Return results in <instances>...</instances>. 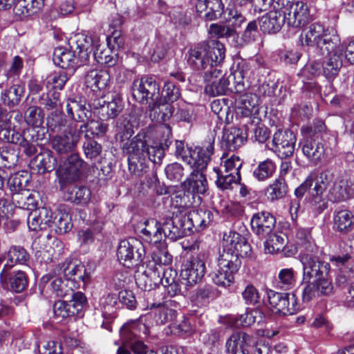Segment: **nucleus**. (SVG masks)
<instances>
[{
  "label": "nucleus",
  "mask_w": 354,
  "mask_h": 354,
  "mask_svg": "<svg viewBox=\"0 0 354 354\" xmlns=\"http://www.w3.org/2000/svg\"><path fill=\"white\" fill-rule=\"evenodd\" d=\"M171 141L167 139L165 147L162 143L151 146L147 145L144 136L137 135L130 141L125 142L122 146V150L128 155L129 169L136 176L142 175L147 167L149 161L155 164H160L165 156V147L167 148Z\"/></svg>",
  "instance_id": "1"
},
{
  "label": "nucleus",
  "mask_w": 354,
  "mask_h": 354,
  "mask_svg": "<svg viewBox=\"0 0 354 354\" xmlns=\"http://www.w3.org/2000/svg\"><path fill=\"white\" fill-rule=\"evenodd\" d=\"M188 65L195 71H205L225 58V47L218 41H202L192 46L187 54Z\"/></svg>",
  "instance_id": "2"
},
{
  "label": "nucleus",
  "mask_w": 354,
  "mask_h": 354,
  "mask_svg": "<svg viewBox=\"0 0 354 354\" xmlns=\"http://www.w3.org/2000/svg\"><path fill=\"white\" fill-rule=\"evenodd\" d=\"M0 128V138L7 142L19 145L28 156L37 152L36 146L39 145V141L43 140L44 136V129L28 128L21 134L14 129H8L7 127Z\"/></svg>",
  "instance_id": "3"
},
{
  "label": "nucleus",
  "mask_w": 354,
  "mask_h": 354,
  "mask_svg": "<svg viewBox=\"0 0 354 354\" xmlns=\"http://www.w3.org/2000/svg\"><path fill=\"white\" fill-rule=\"evenodd\" d=\"M299 257L303 266L302 280H314L333 284L329 263L312 254H300Z\"/></svg>",
  "instance_id": "4"
},
{
  "label": "nucleus",
  "mask_w": 354,
  "mask_h": 354,
  "mask_svg": "<svg viewBox=\"0 0 354 354\" xmlns=\"http://www.w3.org/2000/svg\"><path fill=\"white\" fill-rule=\"evenodd\" d=\"M274 9L281 10L288 26L303 28L312 20L309 8L302 1L276 0Z\"/></svg>",
  "instance_id": "5"
},
{
  "label": "nucleus",
  "mask_w": 354,
  "mask_h": 354,
  "mask_svg": "<svg viewBox=\"0 0 354 354\" xmlns=\"http://www.w3.org/2000/svg\"><path fill=\"white\" fill-rule=\"evenodd\" d=\"M214 153V140L209 139L206 143L195 150L185 149L182 141H176V152L177 156L187 162V164L198 169H205Z\"/></svg>",
  "instance_id": "6"
},
{
  "label": "nucleus",
  "mask_w": 354,
  "mask_h": 354,
  "mask_svg": "<svg viewBox=\"0 0 354 354\" xmlns=\"http://www.w3.org/2000/svg\"><path fill=\"white\" fill-rule=\"evenodd\" d=\"M87 168L88 164L78 154L69 156L57 171L61 189L79 180Z\"/></svg>",
  "instance_id": "7"
},
{
  "label": "nucleus",
  "mask_w": 354,
  "mask_h": 354,
  "mask_svg": "<svg viewBox=\"0 0 354 354\" xmlns=\"http://www.w3.org/2000/svg\"><path fill=\"white\" fill-rule=\"evenodd\" d=\"M144 255V247L136 239H124L120 242L117 256L124 266L130 268L139 265L142 261Z\"/></svg>",
  "instance_id": "8"
},
{
  "label": "nucleus",
  "mask_w": 354,
  "mask_h": 354,
  "mask_svg": "<svg viewBox=\"0 0 354 354\" xmlns=\"http://www.w3.org/2000/svg\"><path fill=\"white\" fill-rule=\"evenodd\" d=\"M132 91L133 97L141 104L151 105L160 97L159 86L151 77L135 80Z\"/></svg>",
  "instance_id": "9"
},
{
  "label": "nucleus",
  "mask_w": 354,
  "mask_h": 354,
  "mask_svg": "<svg viewBox=\"0 0 354 354\" xmlns=\"http://www.w3.org/2000/svg\"><path fill=\"white\" fill-rule=\"evenodd\" d=\"M270 310L274 314L293 315L299 309L294 295L291 298L288 293L277 292L270 290L267 292Z\"/></svg>",
  "instance_id": "10"
},
{
  "label": "nucleus",
  "mask_w": 354,
  "mask_h": 354,
  "mask_svg": "<svg viewBox=\"0 0 354 354\" xmlns=\"http://www.w3.org/2000/svg\"><path fill=\"white\" fill-rule=\"evenodd\" d=\"M297 138L290 130H278L272 136V148L281 158H287L292 156Z\"/></svg>",
  "instance_id": "11"
},
{
  "label": "nucleus",
  "mask_w": 354,
  "mask_h": 354,
  "mask_svg": "<svg viewBox=\"0 0 354 354\" xmlns=\"http://www.w3.org/2000/svg\"><path fill=\"white\" fill-rule=\"evenodd\" d=\"M80 131L76 127L69 126L64 133L53 136L51 139L52 148L59 154L72 152L80 140Z\"/></svg>",
  "instance_id": "12"
},
{
  "label": "nucleus",
  "mask_w": 354,
  "mask_h": 354,
  "mask_svg": "<svg viewBox=\"0 0 354 354\" xmlns=\"http://www.w3.org/2000/svg\"><path fill=\"white\" fill-rule=\"evenodd\" d=\"M190 230L189 223H187V213L177 214L173 212L171 218L162 223V232L165 238L175 241L183 237L187 230Z\"/></svg>",
  "instance_id": "13"
},
{
  "label": "nucleus",
  "mask_w": 354,
  "mask_h": 354,
  "mask_svg": "<svg viewBox=\"0 0 354 354\" xmlns=\"http://www.w3.org/2000/svg\"><path fill=\"white\" fill-rule=\"evenodd\" d=\"M205 273V263L204 255L198 254L196 257H192L184 264L181 270L180 276L186 281L188 285H194L201 281Z\"/></svg>",
  "instance_id": "14"
},
{
  "label": "nucleus",
  "mask_w": 354,
  "mask_h": 354,
  "mask_svg": "<svg viewBox=\"0 0 354 354\" xmlns=\"http://www.w3.org/2000/svg\"><path fill=\"white\" fill-rule=\"evenodd\" d=\"M0 283L3 289L21 292L28 286V277L24 271L17 270L8 273L3 269L0 273Z\"/></svg>",
  "instance_id": "15"
},
{
  "label": "nucleus",
  "mask_w": 354,
  "mask_h": 354,
  "mask_svg": "<svg viewBox=\"0 0 354 354\" xmlns=\"http://www.w3.org/2000/svg\"><path fill=\"white\" fill-rule=\"evenodd\" d=\"M160 274L161 267L149 263L143 272L136 275V284L142 290L149 291L160 284Z\"/></svg>",
  "instance_id": "16"
},
{
  "label": "nucleus",
  "mask_w": 354,
  "mask_h": 354,
  "mask_svg": "<svg viewBox=\"0 0 354 354\" xmlns=\"http://www.w3.org/2000/svg\"><path fill=\"white\" fill-rule=\"evenodd\" d=\"M259 98L257 95L247 93L235 99V112L239 118H250L258 113Z\"/></svg>",
  "instance_id": "17"
},
{
  "label": "nucleus",
  "mask_w": 354,
  "mask_h": 354,
  "mask_svg": "<svg viewBox=\"0 0 354 354\" xmlns=\"http://www.w3.org/2000/svg\"><path fill=\"white\" fill-rule=\"evenodd\" d=\"M354 195V184L348 179L339 178L333 181L328 194V200L339 203L351 198Z\"/></svg>",
  "instance_id": "18"
},
{
  "label": "nucleus",
  "mask_w": 354,
  "mask_h": 354,
  "mask_svg": "<svg viewBox=\"0 0 354 354\" xmlns=\"http://www.w3.org/2000/svg\"><path fill=\"white\" fill-rule=\"evenodd\" d=\"M276 220L268 212H261L253 215L251 219L252 231L259 237L264 238L272 233L275 227Z\"/></svg>",
  "instance_id": "19"
},
{
  "label": "nucleus",
  "mask_w": 354,
  "mask_h": 354,
  "mask_svg": "<svg viewBox=\"0 0 354 354\" xmlns=\"http://www.w3.org/2000/svg\"><path fill=\"white\" fill-rule=\"evenodd\" d=\"M304 288L302 292V299L308 302L320 296H328L333 293V284H328L314 280H303Z\"/></svg>",
  "instance_id": "20"
},
{
  "label": "nucleus",
  "mask_w": 354,
  "mask_h": 354,
  "mask_svg": "<svg viewBox=\"0 0 354 354\" xmlns=\"http://www.w3.org/2000/svg\"><path fill=\"white\" fill-rule=\"evenodd\" d=\"M285 22L281 10L273 9L259 19V26L264 33L274 34L281 29Z\"/></svg>",
  "instance_id": "21"
},
{
  "label": "nucleus",
  "mask_w": 354,
  "mask_h": 354,
  "mask_svg": "<svg viewBox=\"0 0 354 354\" xmlns=\"http://www.w3.org/2000/svg\"><path fill=\"white\" fill-rule=\"evenodd\" d=\"M69 44L80 64L88 60L89 56L93 50L92 39L90 37L82 33H78L70 39Z\"/></svg>",
  "instance_id": "22"
},
{
  "label": "nucleus",
  "mask_w": 354,
  "mask_h": 354,
  "mask_svg": "<svg viewBox=\"0 0 354 354\" xmlns=\"http://www.w3.org/2000/svg\"><path fill=\"white\" fill-rule=\"evenodd\" d=\"M65 278L69 280V285L77 289L84 288L89 281L90 274L82 264L69 263L63 270Z\"/></svg>",
  "instance_id": "23"
},
{
  "label": "nucleus",
  "mask_w": 354,
  "mask_h": 354,
  "mask_svg": "<svg viewBox=\"0 0 354 354\" xmlns=\"http://www.w3.org/2000/svg\"><path fill=\"white\" fill-rule=\"evenodd\" d=\"M299 147L308 160L314 165H317L324 157V145L317 139H302Z\"/></svg>",
  "instance_id": "24"
},
{
  "label": "nucleus",
  "mask_w": 354,
  "mask_h": 354,
  "mask_svg": "<svg viewBox=\"0 0 354 354\" xmlns=\"http://www.w3.org/2000/svg\"><path fill=\"white\" fill-rule=\"evenodd\" d=\"M203 170L195 167L189 177L182 183L185 192L192 194H203L206 192L208 189V184L205 175L202 172Z\"/></svg>",
  "instance_id": "25"
},
{
  "label": "nucleus",
  "mask_w": 354,
  "mask_h": 354,
  "mask_svg": "<svg viewBox=\"0 0 354 354\" xmlns=\"http://www.w3.org/2000/svg\"><path fill=\"white\" fill-rule=\"evenodd\" d=\"M68 116L76 122H87L92 115L91 111L86 106L84 100L68 98L66 103Z\"/></svg>",
  "instance_id": "26"
},
{
  "label": "nucleus",
  "mask_w": 354,
  "mask_h": 354,
  "mask_svg": "<svg viewBox=\"0 0 354 354\" xmlns=\"http://www.w3.org/2000/svg\"><path fill=\"white\" fill-rule=\"evenodd\" d=\"M95 109H100V113L107 120L116 118L124 109V102L119 95L114 96L109 102L104 100L101 103V100H97L93 103Z\"/></svg>",
  "instance_id": "27"
},
{
  "label": "nucleus",
  "mask_w": 354,
  "mask_h": 354,
  "mask_svg": "<svg viewBox=\"0 0 354 354\" xmlns=\"http://www.w3.org/2000/svg\"><path fill=\"white\" fill-rule=\"evenodd\" d=\"M314 178L315 186L311 191V196L315 203L322 200V196L331 183H333L335 175L329 170H325L318 174H310Z\"/></svg>",
  "instance_id": "28"
},
{
  "label": "nucleus",
  "mask_w": 354,
  "mask_h": 354,
  "mask_svg": "<svg viewBox=\"0 0 354 354\" xmlns=\"http://www.w3.org/2000/svg\"><path fill=\"white\" fill-rule=\"evenodd\" d=\"M333 221L334 230L342 234L349 233L354 227V216L348 209L335 210Z\"/></svg>",
  "instance_id": "29"
},
{
  "label": "nucleus",
  "mask_w": 354,
  "mask_h": 354,
  "mask_svg": "<svg viewBox=\"0 0 354 354\" xmlns=\"http://www.w3.org/2000/svg\"><path fill=\"white\" fill-rule=\"evenodd\" d=\"M109 73L105 70H91L85 75V84L93 91L104 90L110 84Z\"/></svg>",
  "instance_id": "30"
},
{
  "label": "nucleus",
  "mask_w": 354,
  "mask_h": 354,
  "mask_svg": "<svg viewBox=\"0 0 354 354\" xmlns=\"http://www.w3.org/2000/svg\"><path fill=\"white\" fill-rule=\"evenodd\" d=\"M327 33L324 26L319 23H314L303 29L299 41L302 46H313Z\"/></svg>",
  "instance_id": "31"
},
{
  "label": "nucleus",
  "mask_w": 354,
  "mask_h": 354,
  "mask_svg": "<svg viewBox=\"0 0 354 354\" xmlns=\"http://www.w3.org/2000/svg\"><path fill=\"white\" fill-rule=\"evenodd\" d=\"M214 215L212 211L206 209H194L187 214V223H189L190 229H203L213 221Z\"/></svg>",
  "instance_id": "32"
},
{
  "label": "nucleus",
  "mask_w": 354,
  "mask_h": 354,
  "mask_svg": "<svg viewBox=\"0 0 354 354\" xmlns=\"http://www.w3.org/2000/svg\"><path fill=\"white\" fill-rule=\"evenodd\" d=\"M141 232L145 241L151 244L160 243L164 238L162 225L154 218L147 220Z\"/></svg>",
  "instance_id": "33"
},
{
  "label": "nucleus",
  "mask_w": 354,
  "mask_h": 354,
  "mask_svg": "<svg viewBox=\"0 0 354 354\" xmlns=\"http://www.w3.org/2000/svg\"><path fill=\"white\" fill-rule=\"evenodd\" d=\"M44 0H17L13 8L21 18L38 13L44 7Z\"/></svg>",
  "instance_id": "34"
},
{
  "label": "nucleus",
  "mask_w": 354,
  "mask_h": 354,
  "mask_svg": "<svg viewBox=\"0 0 354 354\" xmlns=\"http://www.w3.org/2000/svg\"><path fill=\"white\" fill-rule=\"evenodd\" d=\"M54 63L62 68H74L77 65L76 55L66 48L58 47L54 50L53 55Z\"/></svg>",
  "instance_id": "35"
},
{
  "label": "nucleus",
  "mask_w": 354,
  "mask_h": 354,
  "mask_svg": "<svg viewBox=\"0 0 354 354\" xmlns=\"http://www.w3.org/2000/svg\"><path fill=\"white\" fill-rule=\"evenodd\" d=\"M32 168H36L38 173L44 174L55 169L57 159L50 151H45L38 154L32 161Z\"/></svg>",
  "instance_id": "36"
},
{
  "label": "nucleus",
  "mask_w": 354,
  "mask_h": 354,
  "mask_svg": "<svg viewBox=\"0 0 354 354\" xmlns=\"http://www.w3.org/2000/svg\"><path fill=\"white\" fill-rule=\"evenodd\" d=\"M149 116L157 122H167L173 115L174 109L168 102L162 103L158 100L149 105Z\"/></svg>",
  "instance_id": "37"
},
{
  "label": "nucleus",
  "mask_w": 354,
  "mask_h": 354,
  "mask_svg": "<svg viewBox=\"0 0 354 354\" xmlns=\"http://www.w3.org/2000/svg\"><path fill=\"white\" fill-rule=\"evenodd\" d=\"M322 72L328 80H332L337 75L342 66V61L339 54H330L323 56L322 62Z\"/></svg>",
  "instance_id": "38"
},
{
  "label": "nucleus",
  "mask_w": 354,
  "mask_h": 354,
  "mask_svg": "<svg viewBox=\"0 0 354 354\" xmlns=\"http://www.w3.org/2000/svg\"><path fill=\"white\" fill-rule=\"evenodd\" d=\"M73 227L71 217L64 208L59 207L55 213L52 228L57 234H64Z\"/></svg>",
  "instance_id": "39"
},
{
  "label": "nucleus",
  "mask_w": 354,
  "mask_h": 354,
  "mask_svg": "<svg viewBox=\"0 0 354 354\" xmlns=\"http://www.w3.org/2000/svg\"><path fill=\"white\" fill-rule=\"evenodd\" d=\"M295 242L297 248L306 252H314L317 250V246L309 229L301 227L297 229Z\"/></svg>",
  "instance_id": "40"
},
{
  "label": "nucleus",
  "mask_w": 354,
  "mask_h": 354,
  "mask_svg": "<svg viewBox=\"0 0 354 354\" xmlns=\"http://www.w3.org/2000/svg\"><path fill=\"white\" fill-rule=\"evenodd\" d=\"M288 192V185L284 178L278 176L266 188L268 198L275 201L283 198Z\"/></svg>",
  "instance_id": "41"
},
{
  "label": "nucleus",
  "mask_w": 354,
  "mask_h": 354,
  "mask_svg": "<svg viewBox=\"0 0 354 354\" xmlns=\"http://www.w3.org/2000/svg\"><path fill=\"white\" fill-rule=\"evenodd\" d=\"M223 140L229 150L234 151L243 145L246 140V136L241 129L231 128L224 131Z\"/></svg>",
  "instance_id": "42"
},
{
  "label": "nucleus",
  "mask_w": 354,
  "mask_h": 354,
  "mask_svg": "<svg viewBox=\"0 0 354 354\" xmlns=\"http://www.w3.org/2000/svg\"><path fill=\"white\" fill-rule=\"evenodd\" d=\"M145 326L140 319L130 320L120 328V335L124 344H129L137 339L138 332Z\"/></svg>",
  "instance_id": "43"
},
{
  "label": "nucleus",
  "mask_w": 354,
  "mask_h": 354,
  "mask_svg": "<svg viewBox=\"0 0 354 354\" xmlns=\"http://www.w3.org/2000/svg\"><path fill=\"white\" fill-rule=\"evenodd\" d=\"M91 191L85 186H75L68 189L64 194L66 201L76 204H86L91 198Z\"/></svg>",
  "instance_id": "44"
},
{
  "label": "nucleus",
  "mask_w": 354,
  "mask_h": 354,
  "mask_svg": "<svg viewBox=\"0 0 354 354\" xmlns=\"http://www.w3.org/2000/svg\"><path fill=\"white\" fill-rule=\"evenodd\" d=\"M236 272L230 270L227 268H221V266L217 265L210 275L215 284L222 287H227L233 283L234 274Z\"/></svg>",
  "instance_id": "45"
},
{
  "label": "nucleus",
  "mask_w": 354,
  "mask_h": 354,
  "mask_svg": "<svg viewBox=\"0 0 354 354\" xmlns=\"http://www.w3.org/2000/svg\"><path fill=\"white\" fill-rule=\"evenodd\" d=\"M276 168L274 162L268 158L259 162L253 169L252 175L258 181H265L274 175Z\"/></svg>",
  "instance_id": "46"
},
{
  "label": "nucleus",
  "mask_w": 354,
  "mask_h": 354,
  "mask_svg": "<svg viewBox=\"0 0 354 354\" xmlns=\"http://www.w3.org/2000/svg\"><path fill=\"white\" fill-rule=\"evenodd\" d=\"M252 342V336L245 333H236L232 334L226 342V351L229 353H234Z\"/></svg>",
  "instance_id": "47"
},
{
  "label": "nucleus",
  "mask_w": 354,
  "mask_h": 354,
  "mask_svg": "<svg viewBox=\"0 0 354 354\" xmlns=\"http://www.w3.org/2000/svg\"><path fill=\"white\" fill-rule=\"evenodd\" d=\"M217 265L221 266V268H227L232 271H238L241 266V260L233 251L223 248L218 258Z\"/></svg>",
  "instance_id": "48"
},
{
  "label": "nucleus",
  "mask_w": 354,
  "mask_h": 354,
  "mask_svg": "<svg viewBox=\"0 0 354 354\" xmlns=\"http://www.w3.org/2000/svg\"><path fill=\"white\" fill-rule=\"evenodd\" d=\"M12 200L22 209H32L37 205L35 194L30 192L29 190L24 189L14 193Z\"/></svg>",
  "instance_id": "49"
},
{
  "label": "nucleus",
  "mask_w": 354,
  "mask_h": 354,
  "mask_svg": "<svg viewBox=\"0 0 354 354\" xmlns=\"http://www.w3.org/2000/svg\"><path fill=\"white\" fill-rule=\"evenodd\" d=\"M176 278L177 272L176 270L170 268L165 269L161 267L160 279H162V281L160 284L167 287L169 292H172L173 295H176L180 291V287L176 281Z\"/></svg>",
  "instance_id": "50"
},
{
  "label": "nucleus",
  "mask_w": 354,
  "mask_h": 354,
  "mask_svg": "<svg viewBox=\"0 0 354 354\" xmlns=\"http://www.w3.org/2000/svg\"><path fill=\"white\" fill-rule=\"evenodd\" d=\"M206 82L205 91L211 96L225 95L228 91H232V88H229V78H219Z\"/></svg>",
  "instance_id": "51"
},
{
  "label": "nucleus",
  "mask_w": 354,
  "mask_h": 354,
  "mask_svg": "<svg viewBox=\"0 0 354 354\" xmlns=\"http://www.w3.org/2000/svg\"><path fill=\"white\" fill-rule=\"evenodd\" d=\"M93 56L97 63L105 65L107 67L115 66L118 62V57L112 53L110 49L97 45L93 51Z\"/></svg>",
  "instance_id": "52"
},
{
  "label": "nucleus",
  "mask_w": 354,
  "mask_h": 354,
  "mask_svg": "<svg viewBox=\"0 0 354 354\" xmlns=\"http://www.w3.org/2000/svg\"><path fill=\"white\" fill-rule=\"evenodd\" d=\"M214 171L216 174V185L221 190L231 189L233 184L237 183L241 180V176L225 173L218 167H214Z\"/></svg>",
  "instance_id": "53"
},
{
  "label": "nucleus",
  "mask_w": 354,
  "mask_h": 354,
  "mask_svg": "<svg viewBox=\"0 0 354 354\" xmlns=\"http://www.w3.org/2000/svg\"><path fill=\"white\" fill-rule=\"evenodd\" d=\"M326 130L324 122L319 120H315L312 124L304 125L301 128L302 139H317Z\"/></svg>",
  "instance_id": "54"
},
{
  "label": "nucleus",
  "mask_w": 354,
  "mask_h": 354,
  "mask_svg": "<svg viewBox=\"0 0 354 354\" xmlns=\"http://www.w3.org/2000/svg\"><path fill=\"white\" fill-rule=\"evenodd\" d=\"M225 99L214 100L211 103V109L218 117V120L225 123H230L232 119L230 109Z\"/></svg>",
  "instance_id": "55"
},
{
  "label": "nucleus",
  "mask_w": 354,
  "mask_h": 354,
  "mask_svg": "<svg viewBox=\"0 0 354 354\" xmlns=\"http://www.w3.org/2000/svg\"><path fill=\"white\" fill-rule=\"evenodd\" d=\"M102 315L104 317L111 318L115 317V313L120 308L118 296L115 294H108L100 300Z\"/></svg>",
  "instance_id": "56"
},
{
  "label": "nucleus",
  "mask_w": 354,
  "mask_h": 354,
  "mask_svg": "<svg viewBox=\"0 0 354 354\" xmlns=\"http://www.w3.org/2000/svg\"><path fill=\"white\" fill-rule=\"evenodd\" d=\"M87 299L85 295L81 292H76L72 295L71 300L67 301L68 310H71L72 317H81L83 309L86 304Z\"/></svg>",
  "instance_id": "57"
},
{
  "label": "nucleus",
  "mask_w": 354,
  "mask_h": 354,
  "mask_svg": "<svg viewBox=\"0 0 354 354\" xmlns=\"http://www.w3.org/2000/svg\"><path fill=\"white\" fill-rule=\"evenodd\" d=\"M24 93V87L15 84L2 94V100L6 104L14 106L19 103Z\"/></svg>",
  "instance_id": "58"
},
{
  "label": "nucleus",
  "mask_w": 354,
  "mask_h": 354,
  "mask_svg": "<svg viewBox=\"0 0 354 354\" xmlns=\"http://www.w3.org/2000/svg\"><path fill=\"white\" fill-rule=\"evenodd\" d=\"M265 242V251L267 253L274 254L281 251L286 245L285 236L281 234H270Z\"/></svg>",
  "instance_id": "59"
},
{
  "label": "nucleus",
  "mask_w": 354,
  "mask_h": 354,
  "mask_svg": "<svg viewBox=\"0 0 354 354\" xmlns=\"http://www.w3.org/2000/svg\"><path fill=\"white\" fill-rule=\"evenodd\" d=\"M322 56L338 54L336 52L337 39L335 35H330L328 32L316 44Z\"/></svg>",
  "instance_id": "60"
},
{
  "label": "nucleus",
  "mask_w": 354,
  "mask_h": 354,
  "mask_svg": "<svg viewBox=\"0 0 354 354\" xmlns=\"http://www.w3.org/2000/svg\"><path fill=\"white\" fill-rule=\"evenodd\" d=\"M295 274L292 268L281 269L278 274V286L284 290L292 288L296 283Z\"/></svg>",
  "instance_id": "61"
},
{
  "label": "nucleus",
  "mask_w": 354,
  "mask_h": 354,
  "mask_svg": "<svg viewBox=\"0 0 354 354\" xmlns=\"http://www.w3.org/2000/svg\"><path fill=\"white\" fill-rule=\"evenodd\" d=\"M221 167L224 168L225 173H232L236 176H241L240 169L243 165V160L237 156L232 155L230 158L224 155L221 158Z\"/></svg>",
  "instance_id": "62"
},
{
  "label": "nucleus",
  "mask_w": 354,
  "mask_h": 354,
  "mask_svg": "<svg viewBox=\"0 0 354 354\" xmlns=\"http://www.w3.org/2000/svg\"><path fill=\"white\" fill-rule=\"evenodd\" d=\"M115 138L120 142L129 141V139L133 134V130L129 121L126 118H120L116 123Z\"/></svg>",
  "instance_id": "63"
},
{
  "label": "nucleus",
  "mask_w": 354,
  "mask_h": 354,
  "mask_svg": "<svg viewBox=\"0 0 354 354\" xmlns=\"http://www.w3.org/2000/svg\"><path fill=\"white\" fill-rule=\"evenodd\" d=\"M44 114L40 107L33 106L29 107L25 113L26 123L35 127H39L44 122Z\"/></svg>",
  "instance_id": "64"
}]
</instances>
